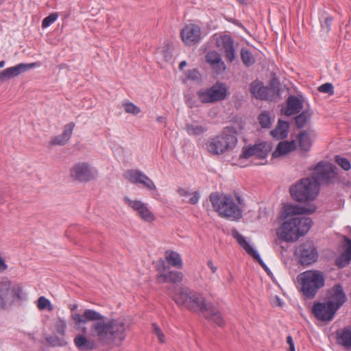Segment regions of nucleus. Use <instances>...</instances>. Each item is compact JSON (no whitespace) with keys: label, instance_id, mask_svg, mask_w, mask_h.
Wrapping results in <instances>:
<instances>
[{"label":"nucleus","instance_id":"obj_34","mask_svg":"<svg viewBox=\"0 0 351 351\" xmlns=\"http://www.w3.org/2000/svg\"><path fill=\"white\" fill-rule=\"evenodd\" d=\"M299 144L300 149L304 152L309 151L312 145V137L307 131H302L299 135Z\"/></svg>","mask_w":351,"mask_h":351},{"label":"nucleus","instance_id":"obj_33","mask_svg":"<svg viewBox=\"0 0 351 351\" xmlns=\"http://www.w3.org/2000/svg\"><path fill=\"white\" fill-rule=\"evenodd\" d=\"M210 90L214 102L222 101L226 97L227 90L225 85L222 84L213 86L210 87Z\"/></svg>","mask_w":351,"mask_h":351},{"label":"nucleus","instance_id":"obj_27","mask_svg":"<svg viewBox=\"0 0 351 351\" xmlns=\"http://www.w3.org/2000/svg\"><path fill=\"white\" fill-rule=\"evenodd\" d=\"M250 92L256 98L264 100L269 98L272 90L261 82H253L250 84Z\"/></svg>","mask_w":351,"mask_h":351},{"label":"nucleus","instance_id":"obj_14","mask_svg":"<svg viewBox=\"0 0 351 351\" xmlns=\"http://www.w3.org/2000/svg\"><path fill=\"white\" fill-rule=\"evenodd\" d=\"M124 202L137 213V215L144 221L152 223L156 220L154 214L151 211L147 204L141 200H132L128 197H124Z\"/></svg>","mask_w":351,"mask_h":351},{"label":"nucleus","instance_id":"obj_45","mask_svg":"<svg viewBox=\"0 0 351 351\" xmlns=\"http://www.w3.org/2000/svg\"><path fill=\"white\" fill-rule=\"evenodd\" d=\"M58 17V13H52L45 17L42 22V27L46 28L54 23Z\"/></svg>","mask_w":351,"mask_h":351},{"label":"nucleus","instance_id":"obj_58","mask_svg":"<svg viewBox=\"0 0 351 351\" xmlns=\"http://www.w3.org/2000/svg\"><path fill=\"white\" fill-rule=\"evenodd\" d=\"M77 308V304H73L71 306V311H74L75 310H76Z\"/></svg>","mask_w":351,"mask_h":351},{"label":"nucleus","instance_id":"obj_18","mask_svg":"<svg viewBox=\"0 0 351 351\" xmlns=\"http://www.w3.org/2000/svg\"><path fill=\"white\" fill-rule=\"evenodd\" d=\"M327 299V302L330 303L337 310L347 301L346 295L340 284L334 285L333 287L328 290Z\"/></svg>","mask_w":351,"mask_h":351},{"label":"nucleus","instance_id":"obj_35","mask_svg":"<svg viewBox=\"0 0 351 351\" xmlns=\"http://www.w3.org/2000/svg\"><path fill=\"white\" fill-rule=\"evenodd\" d=\"M184 130L186 131L189 135L197 136L207 132L208 128L206 126L200 125L187 123L184 126Z\"/></svg>","mask_w":351,"mask_h":351},{"label":"nucleus","instance_id":"obj_30","mask_svg":"<svg viewBox=\"0 0 351 351\" xmlns=\"http://www.w3.org/2000/svg\"><path fill=\"white\" fill-rule=\"evenodd\" d=\"M289 123L279 119L276 128L270 132L271 135L276 139H283L288 135Z\"/></svg>","mask_w":351,"mask_h":351},{"label":"nucleus","instance_id":"obj_38","mask_svg":"<svg viewBox=\"0 0 351 351\" xmlns=\"http://www.w3.org/2000/svg\"><path fill=\"white\" fill-rule=\"evenodd\" d=\"M274 119L267 111L262 112L258 117V123L263 128H270Z\"/></svg>","mask_w":351,"mask_h":351},{"label":"nucleus","instance_id":"obj_7","mask_svg":"<svg viewBox=\"0 0 351 351\" xmlns=\"http://www.w3.org/2000/svg\"><path fill=\"white\" fill-rule=\"evenodd\" d=\"M317 182L311 177L301 179L296 184L290 187L291 197L298 202L313 200L317 195Z\"/></svg>","mask_w":351,"mask_h":351},{"label":"nucleus","instance_id":"obj_6","mask_svg":"<svg viewBox=\"0 0 351 351\" xmlns=\"http://www.w3.org/2000/svg\"><path fill=\"white\" fill-rule=\"evenodd\" d=\"M173 300L178 306L202 313L208 305L202 294L186 287H179L176 289Z\"/></svg>","mask_w":351,"mask_h":351},{"label":"nucleus","instance_id":"obj_8","mask_svg":"<svg viewBox=\"0 0 351 351\" xmlns=\"http://www.w3.org/2000/svg\"><path fill=\"white\" fill-rule=\"evenodd\" d=\"M23 299V292L21 285H12L11 281L7 278L0 281V310H4Z\"/></svg>","mask_w":351,"mask_h":351},{"label":"nucleus","instance_id":"obj_24","mask_svg":"<svg viewBox=\"0 0 351 351\" xmlns=\"http://www.w3.org/2000/svg\"><path fill=\"white\" fill-rule=\"evenodd\" d=\"M75 126V124L73 122H70L65 125L62 133L51 139L50 143L51 145L60 146L64 145L70 139Z\"/></svg>","mask_w":351,"mask_h":351},{"label":"nucleus","instance_id":"obj_50","mask_svg":"<svg viewBox=\"0 0 351 351\" xmlns=\"http://www.w3.org/2000/svg\"><path fill=\"white\" fill-rule=\"evenodd\" d=\"M287 343L289 346V351H295L294 343L291 336L289 335L287 337Z\"/></svg>","mask_w":351,"mask_h":351},{"label":"nucleus","instance_id":"obj_51","mask_svg":"<svg viewBox=\"0 0 351 351\" xmlns=\"http://www.w3.org/2000/svg\"><path fill=\"white\" fill-rule=\"evenodd\" d=\"M198 74H199L198 72L195 69H194L193 71H189L188 77L195 80L197 77Z\"/></svg>","mask_w":351,"mask_h":351},{"label":"nucleus","instance_id":"obj_54","mask_svg":"<svg viewBox=\"0 0 351 351\" xmlns=\"http://www.w3.org/2000/svg\"><path fill=\"white\" fill-rule=\"evenodd\" d=\"M7 81V78L5 77V73L3 71L0 72V82H4Z\"/></svg>","mask_w":351,"mask_h":351},{"label":"nucleus","instance_id":"obj_37","mask_svg":"<svg viewBox=\"0 0 351 351\" xmlns=\"http://www.w3.org/2000/svg\"><path fill=\"white\" fill-rule=\"evenodd\" d=\"M256 149V157L258 158H265L271 150V143L267 142H263L255 145Z\"/></svg>","mask_w":351,"mask_h":351},{"label":"nucleus","instance_id":"obj_44","mask_svg":"<svg viewBox=\"0 0 351 351\" xmlns=\"http://www.w3.org/2000/svg\"><path fill=\"white\" fill-rule=\"evenodd\" d=\"M125 111L127 113L136 115L141 112V109L133 103L128 102L123 104Z\"/></svg>","mask_w":351,"mask_h":351},{"label":"nucleus","instance_id":"obj_56","mask_svg":"<svg viewBox=\"0 0 351 351\" xmlns=\"http://www.w3.org/2000/svg\"><path fill=\"white\" fill-rule=\"evenodd\" d=\"M186 65V61H182L180 63L179 68L180 70H182L183 68Z\"/></svg>","mask_w":351,"mask_h":351},{"label":"nucleus","instance_id":"obj_4","mask_svg":"<svg viewBox=\"0 0 351 351\" xmlns=\"http://www.w3.org/2000/svg\"><path fill=\"white\" fill-rule=\"evenodd\" d=\"M300 285V292L305 300H312L318 291L325 285V276L319 270H308L301 273L297 277Z\"/></svg>","mask_w":351,"mask_h":351},{"label":"nucleus","instance_id":"obj_22","mask_svg":"<svg viewBox=\"0 0 351 351\" xmlns=\"http://www.w3.org/2000/svg\"><path fill=\"white\" fill-rule=\"evenodd\" d=\"M206 60L217 74L222 73L226 70V65L220 54L215 51L208 52L206 55Z\"/></svg>","mask_w":351,"mask_h":351},{"label":"nucleus","instance_id":"obj_12","mask_svg":"<svg viewBox=\"0 0 351 351\" xmlns=\"http://www.w3.org/2000/svg\"><path fill=\"white\" fill-rule=\"evenodd\" d=\"M295 255L303 265H309L318 258L317 250L312 242L306 241L299 245L295 250Z\"/></svg>","mask_w":351,"mask_h":351},{"label":"nucleus","instance_id":"obj_59","mask_svg":"<svg viewBox=\"0 0 351 351\" xmlns=\"http://www.w3.org/2000/svg\"><path fill=\"white\" fill-rule=\"evenodd\" d=\"M5 65V61L2 60L0 62V68H3Z\"/></svg>","mask_w":351,"mask_h":351},{"label":"nucleus","instance_id":"obj_10","mask_svg":"<svg viewBox=\"0 0 351 351\" xmlns=\"http://www.w3.org/2000/svg\"><path fill=\"white\" fill-rule=\"evenodd\" d=\"M156 269L158 271L156 280L160 284L166 282L177 283L182 281L183 278L182 273L171 270L170 267L162 259L158 261Z\"/></svg>","mask_w":351,"mask_h":351},{"label":"nucleus","instance_id":"obj_61","mask_svg":"<svg viewBox=\"0 0 351 351\" xmlns=\"http://www.w3.org/2000/svg\"><path fill=\"white\" fill-rule=\"evenodd\" d=\"M240 3H245L247 0H237Z\"/></svg>","mask_w":351,"mask_h":351},{"label":"nucleus","instance_id":"obj_3","mask_svg":"<svg viewBox=\"0 0 351 351\" xmlns=\"http://www.w3.org/2000/svg\"><path fill=\"white\" fill-rule=\"evenodd\" d=\"M313 225V221L308 217L295 216L285 221L278 231V236L287 242L297 241L306 234Z\"/></svg>","mask_w":351,"mask_h":351},{"label":"nucleus","instance_id":"obj_53","mask_svg":"<svg viewBox=\"0 0 351 351\" xmlns=\"http://www.w3.org/2000/svg\"><path fill=\"white\" fill-rule=\"evenodd\" d=\"M5 190L0 188V204H3L5 199Z\"/></svg>","mask_w":351,"mask_h":351},{"label":"nucleus","instance_id":"obj_19","mask_svg":"<svg viewBox=\"0 0 351 351\" xmlns=\"http://www.w3.org/2000/svg\"><path fill=\"white\" fill-rule=\"evenodd\" d=\"M337 309L334 308L330 303L317 302L314 304L313 306V312L316 318L321 321H330Z\"/></svg>","mask_w":351,"mask_h":351},{"label":"nucleus","instance_id":"obj_13","mask_svg":"<svg viewBox=\"0 0 351 351\" xmlns=\"http://www.w3.org/2000/svg\"><path fill=\"white\" fill-rule=\"evenodd\" d=\"M335 167L329 162H320L314 168L312 178L317 182V186L328 183L336 176Z\"/></svg>","mask_w":351,"mask_h":351},{"label":"nucleus","instance_id":"obj_31","mask_svg":"<svg viewBox=\"0 0 351 351\" xmlns=\"http://www.w3.org/2000/svg\"><path fill=\"white\" fill-rule=\"evenodd\" d=\"M295 149V143L294 141H282L280 142L277 145L276 150L272 153L274 158H278L281 156L287 154Z\"/></svg>","mask_w":351,"mask_h":351},{"label":"nucleus","instance_id":"obj_48","mask_svg":"<svg viewBox=\"0 0 351 351\" xmlns=\"http://www.w3.org/2000/svg\"><path fill=\"white\" fill-rule=\"evenodd\" d=\"M252 156H256V149L255 148V145L254 146L245 148L243 149L242 153V156L244 158H248Z\"/></svg>","mask_w":351,"mask_h":351},{"label":"nucleus","instance_id":"obj_41","mask_svg":"<svg viewBox=\"0 0 351 351\" xmlns=\"http://www.w3.org/2000/svg\"><path fill=\"white\" fill-rule=\"evenodd\" d=\"M241 58L243 64L247 66L252 65L255 62V58L252 53L246 48H243L241 51Z\"/></svg>","mask_w":351,"mask_h":351},{"label":"nucleus","instance_id":"obj_55","mask_svg":"<svg viewBox=\"0 0 351 351\" xmlns=\"http://www.w3.org/2000/svg\"><path fill=\"white\" fill-rule=\"evenodd\" d=\"M274 302H275V304L276 305H278L279 306H282V303L281 299L279 297H278V296L275 297Z\"/></svg>","mask_w":351,"mask_h":351},{"label":"nucleus","instance_id":"obj_16","mask_svg":"<svg viewBox=\"0 0 351 351\" xmlns=\"http://www.w3.org/2000/svg\"><path fill=\"white\" fill-rule=\"evenodd\" d=\"M184 44L191 45L199 43L202 38L201 28L195 24H188L180 32Z\"/></svg>","mask_w":351,"mask_h":351},{"label":"nucleus","instance_id":"obj_23","mask_svg":"<svg viewBox=\"0 0 351 351\" xmlns=\"http://www.w3.org/2000/svg\"><path fill=\"white\" fill-rule=\"evenodd\" d=\"M36 66V63H20L19 64H16L14 66H11L9 68H7L3 70L5 77L7 78V80L19 76V75L26 72L28 70H30L34 67Z\"/></svg>","mask_w":351,"mask_h":351},{"label":"nucleus","instance_id":"obj_28","mask_svg":"<svg viewBox=\"0 0 351 351\" xmlns=\"http://www.w3.org/2000/svg\"><path fill=\"white\" fill-rule=\"evenodd\" d=\"M337 343L346 349H351V328L344 327L336 332Z\"/></svg>","mask_w":351,"mask_h":351},{"label":"nucleus","instance_id":"obj_42","mask_svg":"<svg viewBox=\"0 0 351 351\" xmlns=\"http://www.w3.org/2000/svg\"><path fill=\"white\" fill-rule=\"evenodd\" d=\"M37 307L40 310L47 309L51 311L53 310V306L51 302L44 296H40L37 300Z\"/></svg>","mask_w":351,"mask_h":351},{"label":"nucleus","instance_id":"obj_57","mask_svg":"<svg viewBox=\"0 0 351 351\" xmlns=\"http://www.w3.org/2000/svg\"><path fill=\"white\" fill-rule=\"evenodd\" d=\"M164 57L166 59L167 61L169 60L171 58V54L170 53H166L165 55H164Z\"/></svg>","mask_w":351,"mask_h":351},{"label":"nucleus","instance_id":"obj_15","mask_svg":"<svg viewBox=\"0 0 351 351\" xmlns=\"http://www.w3.org/2000/svg\"><path fill=\"white\" fill-rule=\"evenodd\" d=\"M124 176L132 184H141L149 191H156V186L153 180L140 170H128Z\"/></svg>","mask_w":351,"mask_h":351},{"label":"nucleus","instance_id":"obj_39","mask_svg":"<svg viewBox=\"0 0 351 351\" xmlns=\"http://www.w3.org/2000/svg\"><path fill=\"white\" fill-rule=\"evenodd\" d=\"M312 113L308 110H305L295 118V125L298 128L305 126L307 121L311 119Z\"/></svg>","mask_w":351,"mask_h":351},{"label":"nucleus","instance_id":"obj_5","mask_svg":"<svg viewBox=\"0 0 351 351\" xmlns=\"http://www.w3.org/2000/svg\"><path fill=\"white\" fill-rule=\"evenodd\" d=\"M237 143L235 129L226 127L219 135L209 138L206 145L210 154L218 156L232 150Z\"/></svg>","mask_w":351,"mask_h":351},{"label":"nucleus","instance_id":"obj_2","mask_svg":"<svg viewBox=\"0 0 351 351\" xmlns=\"http://www.w3.org/2000/svg\"><path fill=\"white\" fill-rule=\"evenodd\" d=\"M209 198L214 210L221 217L232 220L241 218L242 209L240 206H243L244 203L243 199L239 195H236L237 203L231 195L219 193H211Z\"/></svg>","mask_w":351,"mask_h":351},{"label":"nucleus","instance_id":"obj_46","mask_svg":"<svg viewBox=\"0 0 351 351\" xmlns=\"http://www.w3.org/2000/svg\"><path fill=\"white\" fill-rule=\"evenodd\" d=\"M318 90L321 93H328L332 95L334 94V88L332 84L325 83L318 88Z\"/></svg>","mask_w":351,"mask_h":351},{"label":"nucleus","instance_id":"obj_36","mask_svg":"<svg viewBox=\"0 0 351 351\" xmlns=\"http://www.w3.org/2000/svg\"><path fill=\"white\" fill-rule=\"evenodd\" d=\"M178 193L181 197H188L191 196L189 199V203L193 205L197 204L200 198L199 193L197 191L191 193L188 189L184 188H178Z\"/></svg>","mask_w":351,"mask_h":351},{"label":"nucleus","instance_id":"obj_11","mask_svg":"<svg viewBox=\"0 0 351 351\" xmlns=\"http://www.w3.org/2000/svg\"><path fill=\"white\" fill-rule=\"evenodd\" d=\"M70 175L74 180L89 182L95 178L97 171L87 162H78L71 167Z\"/></svg>","mask_w":351,"mask_h":351},{"label":"nucleus","instance_id":"obj_43","mask_svg":"<svg viewBox=\"0 0 351 351\" xmlns=\"http://www.w3.org/2000/svg\"><path fill=\"white\" fill-rule=\"evenodd\" d=\"M335 161L344 171H349L351 169V164L349 160L346 158L341 157V156H336Z\"/></svg>","mask_w":351,"mask_h":351},{"label":"nucleus","instance_id":"obj_47","mask_svg":"<svg viewBox=\"0 0 351 351\" xmlns=\"http://www.w3.org/2000/svg\"><path fill=\"white\" fill-rule=\"evenodd\" d=\"M152 328L154 334L156 335V337L158 339V341L160 343H164L165 341V335L163 332H162L160 328L155 323L152 324Z\"/></svg>","mask_w":351,"mask_h":351},{"label":"nucleus","instance_id":"obj_60","mask_svg":"<svg viewBox=\"0 0 351 351\" xmlns=\"http://www.w3.org/2000/svg\"><path fill=\"white\" fill-rule=\"evenodd\" d=\"M162 119H163V117H158L157 118V120L158 122H162Z\"/></svg>","mask_w":351,"mask_h":351},{"label":"nucleus","instance_id":"obj_40","mask_svg":"<svg viewBox=\"0 0 351 351\" xmlns=\"http://www.w3.org/2000/svg\"><path fill=\"white\" fill-rule=\"evenodd\" d=\"M197 95L198 96L199 99L202 103L208 104V103H215L214 99L213 98L212 93L210 88L207 89H202L197 92Z\"/></svg>","mask_w":351,"mask_h":351},{"label":"nucleus","instance_id":"obj_29","mask_svg":"<svg viewBox=\"0 0 351 351\" xmlns=\"http://www.w3.org/2000/svg\"><path fill=\"white\" fill-rule=\"evenodd\" d=\"M303 108L302 101L296 96L291 95L287 99V107L284 111L286 116H291L298 113Z\"/></svg>","mask_w":351,"mask_h":351},{"label":"nucleus","instance_id":"obj_52","mask_svg":"<svg viewBox=\"0 0 351 351\" xmlns=\"http://www.w3.org/2000/svg\"><path fill=\"white\" fill-rule=\"evenodd\" d=\"M207 265L211 270L212 274H215L217 271V267L214 265L212 261H208L207 263Z\"/></svg>","mask_w":351,"mask_h":351},{"label":"nucleus","instance_id":"obj_1","mask_svg":"<svg viewBox=\"0 0 351 351\" xmlns=\"http://www.w3.org/2000/svg\"><path fill=\"white\" fill-rule=\"evenodd\" d=\"M71 318L75 328L80 331L73 339L79 351H92L99 345L120 346L130 327L125 317L108 318L93 309H86L82 315L73 313Z\"/></svg>","mask_w":351,"mask_h":351},{"label":"nucleus","instance_id":"obj_32","mask_svg":"<svg viewBox=\"0 0 351 351\" xmlns=\"http://www.w3.org/2000/svg\"><path fill=\"white\" fill-rule=\"evenodd\" d=\"M165 258L167 263L174 267L177 269H182L183 267L181 256L177 252L173 250L166 251Z\"/></svg>","mask_w":351,"mask_h":351},{"label":"nucleus","instance_id":"obj_21","mask_svg":"<svg viewBox=\"0 0 351 351\" xmlns=\"http://www.w3.org/2000/svg\"><path fill=\"white\" fill-rule=\"evenodd\" d=\"M316 207L313 204L300 206L298 205H286L284 207L285 217L293 215L311 214L315 211Z\"/></svg>","mask_w":351,"mask_h":351},{"label":"nucleus","instance_id":"obj_26","mask_svg":"<svg viewBox=\"0 0 351 351\" xmlns=\"http://www.w3.org/2000/svg\"><path fill=\"white\" fill-rule=\"evenodd\" d=\"M343 247L345 248L342 254L336 259V265L340 267H344L351 261V239L347 237H343Z\"/></svg>","mask_w":351,"mask_h":351},{"label":"nucleus","instance_id":"obj_49","mask_svg":"<svg viewBox=\"0 0 351 351\" xmlns=\"http://www.w3.org/2000/svg\"><path fill=\"white\" fill-rule=\"evenodd\" d=\"M332 21V17L328 16L325 19L324 22L322 24V29H325L326 32H330L331 29Z\"/></svg>","mask_w":351,"mask_h":351},{"label":"nucleus","instance_id":"obj_25","mask_svg":"<svg viewBox=\"0 0 351 351\" xmlns=\"http://www.w3.org/2000/svg\"><path fill=\"white\" fill-rule=\"evenodd\" d=\"M203 316L219 326H222L225 324L223 317L217 308L210 303H208V306L206 308L205 311L202 313Z\"/></svg>","mask_w":351,"mask_h":351},{"label":"nucleus","instance_id":"obj_17","mask_svg":"<svg viewBox=\"0 0 351 351\" xmlns=\"http://www.w3.org/2000/svg\"><path fill=\"white\" fill-rule=\"evenodd\" d=\"M231 234L234 239H235L239 243V245L244 249L247 254H249L251 256H252L256 261L258 262V263L262 266L263 268L268 273L269 269L267 265L265 264L263 261L260 257L258 253L250 245V243L246 241L245 237L241 234L239 231L234 228L231 230Z\"/></svg>","mask_w":351,"mask_h":351},{"label":"nucleus","instance_id":"obj_9","mask_svg":"<svg viewBox=\"0 0 351 351\" xmlns=\"http://www.w3.org/2000/svg\"><path fill=\"white\" fill-rule=\"evenodd\" d=\"M66 322L61 317L56 319L51 330L53 333L45 337L47 343L53 347H62L67 345L64 338L66 329Z\"/></svg>","mask_w":351,"mask_h":351},{"label":"nucleus","instance_id":"obj_20","mask_svg":"<svg viewBox=\"0 0 351 351\" xmlns=\"http://www.w3.org/2000/svg\"><path fill=\"white\" fill-rule=\"evenodd\" d=\"M218 47H221L225 52L226 58L232 62L235 58V51L233 45V40L227 35L221 36L217 40Z\"/></svg>","mask_w":351,"mask_h":351}]
</instances>
